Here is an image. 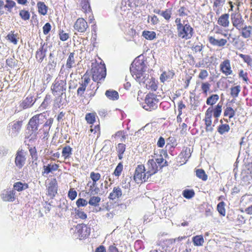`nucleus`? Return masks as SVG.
<instances>
[{
    "instance_id": "obj_1",
    "label": "nucleus",
    "mask_w": 252,
    "mask_h": 252,
    "mask_svg": "<svg viewBox=\"0 0 252 252\" xmlns=\"http://www.w3.org/2000/svg\"><path fill=\"white\" fill-rule=\"evenodd\" d=\"M220 99V96L217 94H212L206 99V104L210 106L205 113V117L203 121L205 123V130L206 131H212L213 129L212 127L213 116L216 119H218L221 113L222 104L219 103L217 105L213 106L217 103Z\"/></svg>"
},
{
    "instance_id": "obj_2",
    "label": "nucleus",
    "mask_w": 252,
    "mask_h": 252,
    "mask_svg": "<svg viewBox=\"0 0 252 252\" xmlns=\"http://www.w3.org/2000/svg\"><path fill=\"white\" fill-rule=\"evenodd\" d=\"M176 25L177 36L184 40L191 39L194 34V30L188 21H182L181 18L177 17L175 20Z\"/></svg>"
},
{
    "instance_id": "obj_3",
    "label": "nucleus",
    "mask_w": 252,
    "mask_h": 252,
    "mask_svg": "<svg viewBox=\"0 0 252 252\" xmlns=\"http://www.w3.org/2000/svg\"><path fill=\"white\" fill-rule=\"evenodd\" d=\"M40 117L45 118V116L43 115L42 113L36 114L30 119L27 124V138L29 139L30 140H34L36 139L37 130L39 125Z\"/></svg>"
},
{
    "instance_id": "obj_4",
    "label": "nucleus",
    "mask_w": 252,
    "mask_h": 252,
    "mask_svg": "<svg viewBox=\"0 0 252 252\" xmlns=\"http://www.w3.org/2000/svg\"><path fill=\"white\" fill-rule=\"evenodd\" d=\"M146 69V66L144 61L140 60H135L130 68L132 75L139 82L142 81Z\"/></svg>"
},
{
    "instance_id": "obj_5",
    "label": "nucleus",
    "mask_w": 252,
    "mask_h": 252,
    "mask_svg": "<svg viewBox=\"0 0 252 252\" xmlns=\"http://www.w3.org/2000/svg\"><path fill=\"white\" fill-rule=\"evenodd\" d=\"M91 73L93 81L99 83L100 80L104 79L106 77V69L105 64L96 62L92 63Z\"/></svg>"
},
{
    "instance_id": "obj_6",
    "label": "nucleus",
    "mask_w": 252,
    "mask_h": 252,
    "mask_svg": "<svg viewBox=\"0 0 252 252\" xmlns=\"http://www.w3.org/2000/svg\"><path fill=\"white\" fill-rule=\"evenodd\" d=\"M66 82L65 80L57 77L51 87V90L54 96H62L66 91Z\"/></svg>"
},
{
    "instance_id": "obj_7",
    "label": "nucleus",
    "mask_w": 252,
    "mask_h": 252,
    "mask_svg": "<svg viewBox=\"0 0 252 252\" xmlns=\"http://www.w3.org/2000/svg\"><path fill=\"white\" fill-rule=\"evenodd\" d=\"M144 100L143 108L146 110L152 111L158 108L159 100L156 94L149 93L146 95Z\"/></svg>"
},
{
    "instance_id": "obj_8",
    "label": "nucleus",
    "mask_w": 252,
    "mask_h": 252,
    "mask_svg": "<svg viewBox=\"0 0 252 252\" xmlns=\"http://www.w3.org/2000/svg\"><path fill=\"white\" fill-rule=\"evenodd\" d=\"M150 176H149L148 171L145 172V166L143 164L138 165L135 169L134 175V180L139 183L146 182Z\"/></svg>"
},
{
    "instance_id": "obj_9",
    "label": "nucleus",
    "mask_w": 252,
    "mask_h": 252,
    "mask_svg": "<svg viewBox=\"0 0 252 252\" xmlns=\"http://www.w3.org/2000/svg\"><path fill=\"white\" fill-rule=\"evenodd\" d=\"M74 231V237L76 239L81 240L89 235L90 232L88 230V228L86 225L83 224H77L74 229L72 228Z\"/></svg>"
},
{
    "instance_id": "obj_10",
    "label": "nucleus",
    "mask_w": 252,
    "mask_h": 252,
    "mask_svg": "<svg viewBox=\"0 0 252 252\" xmlns=\"http://www.w3.org/2000/svg\"><path fill=\"white\" fill-rule=\"evenodd\" d=\"M90 74L87 70L81 78V83H79L80 87L77 90V94L79 96H83L86 91L87 86L90 83L91 79Z\"/></svg>"
},
{
    "instance_id": "obj_11",
    "label": "nucleus",
    "mask_w": 252,
    "mask_h": 252,
    "mask_svg": "<svg viewBox=\"0 0 252 252\" xmlns=\"http://www.w3.org/2000/svg\"><path fill=\"white\" fill-rule=\"evenodd\" d=\"M82 10L85 14L86 16L88 18V21L90 23H92L94 20V16L88 0H82L81 2Z\"/></svg>"
},
{
    "instance_id": "obj_12",
    "label": "nucleus",
    "mask_w": 252,
    "mask_h": 252,
    "mask_svg": "<svg viewBox=\"0 0 252 252\" xmlns=\"http://www.w3.org/2000/svg\"><path fill=\"white\" fill-rule=\"evenodd\" d=\"M230 18L233 26L238 31H240L245 24V21L241 15L238 13H232L230 15Z\"/></svg>"
},
{
    "instance_id": "obj_13",
    "label": "nucleus",
    "mask_w": 252,
    "mask_h": 252,
    "mask_svg": "<svg viewBox=\"0 0 252 252\" xmlns=\"http://www.w3.org/2000/svg\"><path fill=\"white\" fill-rule=\"evenodd\" d=\"M73 28L78 32L85 33L89 29V25L85 19L80 17L75 22Z\"/></svg>"
},
{
    "instance_id": "obj_14",
    "label": "nucleus",
    "mask_w": 252,
    "mask_h": 252,
    "mask_svg": "<svg viewBox=\"0 0 252 252\" xmlns=\"http://www.w3.org/2000/svg\"><path fill=\"white\" fill-rule=\"evenodd\" d=\"M220 71L226 76L232 74V70L231 67L230 62L229 60L226 59L222 62L220 65Z\"/></svg>"
},
{
    "instance_id": "obj_15",
    "label": "nucleus",
    "mask_w": 252,
    "mask_h": 252,
    "mask_svg": "<svg viewBox=\"0 0 252 252\" xmlns=\"http://www.w3.org/2000/svg\"><path fill=\"white\" fill-rule=\"evenodd\" d=\"M208 39L211 45L219 47H224L227 43V40L225 38L217 39L213 36H209Z\"/></svg>"
},
{
    "instance_id": "obj_16",
    "label": "nucleus",
    "mask_w": 252,
    "mask_h": 252,
    "mask_svg": "<svg viewBox=\"0 0 252 252\" xmlns=\"http://www.w3.org/2000/svg\"><path fill=\"white\" fill-rule=\"evenodd\" d=\"M23 123V121H16L9 124V133L11 134H14L19 133L21 129Z\"/></svg>"
},
{
    "instance_id": "obj_17",
    "label": "nucleus",
    "mask_w": 252,
    "mask_h": 252,
    "mask_svg": "<svg viewBox=\"0 0 252 252\" xmlns=\"http://www.w3.org/2000/svg\"><path fill=\"white\" fill-rule=\"evenodd\" d=\"M15 191L14 190H4L1 194V197L3 201L12 202L16 199Z\"/></svg>"
},
{
    "instance_id": "obj_18",
    "label": "nucleus",
    "mask_w": 252,
    "mask_h": 252,
    "mask_svg": "<svg viewBox=\"0 0 252 252\" xmlns=\"http://www.w3.org/2000/svg\"><path fill=\"white\" fill-rule=\"evenodd\" d=\"M217 24L221 27L228 28L230 25L229 14L224 13L221 15L217 20Z\"/></svg>"
},
{
    "instance_id": "obj_19",
    "label": "nucleus",
    "mask_w": 252,
    "mask_h": 252,
    "mask_svg": "<svg viewBox=\"0 0 252 252\" xmlns=\"http://www.w3.org/2000/svg\"><path fill=\"white\" fill-rule=\"evenodd\" d=\"M46 52L47 48L45 46V44L41 43L40 47L35 53V58L39 63L43 62L44 59L46 57Z\"/></svg>"
},
{
    "instance_id": "obj_20",
    "label": "nucleus",
    "mask_w": 252,
    "mask_h": 252,
    "mask_svg": "<svg viewBox=\"0 0 252 252\" xmlns=\"http://www.w3.org/2000/svg\"><path fill=\"white\" fill-rule=\"evenodd\" d=\"M26 158L24 152L22 151H18L17 152L15 163L16 165L19 168H21L25 163Z\"/></svg>"
},
{
    "instance_id": "obj_21",
    "label": "nucleus",
    "mask_w": 252,
    "mask_h": 252,
    "mask_svg": "<svg viewBox=\"0 0 252 252\" xmlns=\"http://www.w3.org/2000/svg\"><path fill=\"white\" fill-rule=\"evenodd\" d=\"M175 76L174 71L172 69H168L164 71L161 74L159 79L161 82L164 83L165 81H169L172 79Z\"/></svg>"
},
{
    "instance_id": "obj_22",
    "label": "nucleus",
    "mask_w": 252,
    "mask_h": 252,
    "mask_svg": "<svg viewBox=\"0 0 252 252\" xmlns=\"http://www.w3.org/2000/svg\"><path fill=\"white\" fill-rule=\"evenodd\" d=\"M147 166L148 168V174H149V176H151L152 175L157 173L158 171L159 166L153 158L148 160Z\"/></svg>"
},
{
    "instance_id": "obj_23",
    "label": "nucleus",
    "mask_w": 252,
    "mask_h": 252,
    "mask_svg": "<svg viewBox=\"0 0 252 252\" xmlns=\"http://www.w3.org/2000/svg\"><path fill=\"white\" fill-rule=\"evenodd\" d=\"M154 12L162 16L167 22H169L172 15L171 8H167L164 10L159 9L154 10Z\"/></svg>"
},
{
    "instance_id": "obj_24",
    "label": "nucleus",
    "mask_w": 252,
    "mask_h": 252,
    "mask_svg": "<svg viewBox=\"0 0 252 252\" xmlns=\"http://www.w3.org/2000/svg\"><path fill=\"white\" fill-rule=\"evenodd\" d=\"M240 34L245 39L250 38L252 36V26L245 25L243 26L240 30Z\"/></svg>"
},
{
    "instance_id": "obj_25",
    "label": "nucleus",
    "mask_w": 252,
    "mask_h": 252,
    "mask_svg": "<svg viewBox=\"0 0 252 252\" xmlns=\"http://www.w3.org/2000/svg\"><path fill=\"white\" fill-rule=\"evenodd\" d=\"M59 167V165L56 163L48 164L47 165H44L42 175L44 176L45 174L48 175L53 171H56L58 169Z\"/></svg>"
},
{
    "instance_id": "obj_26",
    "label": "nucleus",
    "mask_w": 252,
    "mask_h": 252,
    "mask_svg": "<svg viewBox=\"0 0 252 252\" xmlns=\"http://www.w3.org/2000/svg\"><path fill=\"white\" fill-rule=\"evenodd\" d=\"M225 2V0H214L213 8L217 15H219L220 13Z\"/></svg>"
},
{
    "instance_id": "obj_27",
    "label": "nucleus",
    "mask_w": 252,
    "mask_h": 252,
    "mask_svg": "<svg viewBox=\"0 0 252 252\" xmlns=\"http://www.w3.org/2000/svg\"><path fill=\"white\" fill-rule=\"evenodd\" d=\"M122 195V191L119 187H114L112 191L109 194V198L110 200H115L119 198Z\"/></svg>"
},
{
    "instance_id": "obj_28",
    "label": "nucleus",
    "mask_w": 252,
    "mask_h": 252,
    "mask_svg": "<svg viewBox=\"0 0 252 252\" xmlns=\"http://www.w3.org/2000/svg\"><path fill=\"white\" fill-rule=\"evenodd\" d=\"M220 124L218 126L217 131L220 134L223 135L229 131L230 127L228 124H223V121L220 120Z\"/></svg>"
},
{
    "instance_id": "obj_29",
    "label": "nucleus",
    "mask_w": 252,
    "mask_h": 252,
    "mask_svg": "<svg viewBox=\"0 0 252 252\" xmlns=\"http://www.w3.org/2000/svg\"><path fill=\"white\" fill-rule=\"evenodd\" d=\"M38 12L39 15L45 16L47 14L48 7L45 4L44 2L38 1L36 5Z\"/></svg>"
},
{
    "instance_id": "obj_30",
    "label": "nucleus",
    "mask_w": 252,
    "mask_h": 252,
    "mask_svg": "<svg viewBox=\"0 0 252 252\" xmlns=\"http://www.w3.org/2000/svg\"><path fill=\"white\" fill-rule=\"evenodd\" d=\"M105 94L109 99L113 101L117 100L119 98L118 92L114 90L110 89L107 90L105 93Z\"/></svg>"
},
{
    "instance_id": "obj_31",
    "label": "nucleus",
    "mask_w": 252,
    "mask_h": 252,
    "mask_svg": "<svg viewBox=\"0 0 252 252\" xmlns=\"http://www.w3.org/2000/svg\"><path fill=\"white\" fill-rule=\"evenodd\" d=\"M235 113V110L230 105L226 106L223 110V116L228 118L229 120L234 117Z\"/></svg>"
},
{
    "instance_id": "obj_32",
    "label": "nucleus",
    "mask_w": 252,
    "mask_h": 252,
    "mask_svg": "<svg viewBox=\"0 0 252 252\" xmlns=\"http://www.w3.org/2000/svg\"><path fill=\"white\" fill-rule=\"evenodd\" d=\"M28 188L29 185L27 183H22L20 181L16 182L13 185L14 190H16L19 192L27 189Z\"/></svg>"
},
{
    "instance_id": "obj_33",
    "label": "nucleus",
    "mask_w": 252,
    "mask_h": 252,
    "mask_svg": "<svg viewBox=\"0 0 252 252\" xmlns=\"http://www.w3.org/2000/svg\"><path fill=\"white\" fill-rule=\"evenodd\" d=\"M96 118H97V116L95 112L88 113L85 116V120L87 123L91 125L96 122Z\"/></svg>"
},
{
    "instance_id": "obj_34",
    "label": "nucleus",
    "mask_w": 252,
    "mask_h": 252,
    "mask_svg": "<svg viewBox=\"0 0 252 252\" xmlns=\"http://www.w3.org/2000/svg\"><path fill=\"white\" fill-rule=\"evenodd\" d=\"M6 39L14 45H16L18 42V34L14 33V31H11L6 36Z\"/></svg>"
},
{
    "instance_id": "obj_35",
    "label": "nucleus",
    "mask_w": 252,
    "mask_h": 252,
    "mask_svg": "<svg viewBox=\"0 0 252 252\" xmlns=\"http://www.w3.org/2000/svg\"><path fill=\"white\" fill-rule=\"evenodd\" d=\"M16 6V2L13 0H6L5 3H3V8H4L7 12L11 13L12 9Z\"/></svg>"
},
{
    "instance_id": "obj_36",
    "label": "nucleus",
    "mask_w": 252,
    "mask_h": 252,
    "mask_svg": "<svg viewBox=\"0 0 252 252\" xmlns=\"http://www.w3.org/2000/svg\"><path fill=\"white\" fill-rule=\"evenodd\" d=\"M72 152V148H71L69 146L66 145L63 147L62 150V156L63 157L64 159H67L70 158Z\"/></svg>"
},
{
    "instance_id": "obj_37",
    "label": "nucleus",
    "mask_w": 252,
    "mask_h": 252,
    "mask_svg": "<svg viewBox=\"0 0 252 252\" xmlns=\"http://www.w3.org/2000/svg\"><path fill=\"white\" fill-rule=\"evenodd\" d=\"M33 103L32 96H29L22 101L21 106L23 109H27L32 106Z\"/></svg>"
},
{
    "instance_id": "obj_38",
    "label": "nucleus",
    "mask_w": 252,
    "mask_h": 252,
    "mask_svg": "<svg viewBox=\"0 0 252 252\" xmlns=\"http://www.w3.org/2000/svg\"><path fill=\"white\" fill-rule=\"evenodd\" d=\"M191 154L190 148L185 147L180 154V156L181 158H183L185 161H187L191 156Z\"/></svg>"
},
{
    "instance_id": "obj_39",
    "label": "nucleus",
    "mask_w": 252,
    "mask_h": 252,
    "mask_svg": "<svg viewBox=\"0 0 252 252\" xmlns=\"http://www.w3.org/2000/svg\"><path fill=\"white\" fill-rule=\"evenodd\" d=\"M80 206H77V207L75 208L74 213L75 216L76 218H80L82 220H85L87 218V215L80 208Z\"/></svg>"
},
{
    "instance_id": "obj_40",
    "label": "nucleus",
    "mask_w": 252,
    "mask_h": 252,
    "mask_svg": "<svg viewBox=\"0 0 252 252\" xmlns=\"http://www.w3.org/2000/svg\"><path fill=\"white\" fill-rule=\"evenodd\" d=\"M152 157L160 168L164 166L163 162L164 159L161 154L158 155L154 151V155L152 156Z\"/></svg>"
},
{
    "instance_id": "obj_41",
    "label": "nucleus",
    "mask_w": 252,
    "mask_h": 252,
    "mask_svg": "<svg viewBox=\"0 0 252 252\" xmlns=\"http://www.w3.org/2000/svg\"><path fill=\"white\" fill-rule=\"evenodd\" d=\"M177 12L180 17L187 16L190 13L187 5L180 6Z\"/></svg>"
},
{
    "instance_id": "obj_42",
    "label": "nucleus",
    "mask_w": 252,
    "mask_h": 252,
    "mask_svg": "<svg viewBox=\"0 0 252 252\" xmlns=\"http://www.w3.org/2000/svg\"><path fill=\"white\" fill-rule=\"evenodd\" d=\"M126 145L123 143H119L116 147V150L118 153V156L120 159L123 158V154L126 151Z\"/></svg>"
},
{
    "instance_id": "obj_43",
    "label": "nucleus",
    "mask_w": 252,
    "mask_h": 252,
    "mask_svg": "<svg viewBox=\"0 0 252 252\" xmlns=\"http://www.w3.org/2000/svg\"><path fill=\"white\" fill-rule=\"evenodd\" d=\"M75 61L74 59V53H70L67 59L66 66L67 68H71L75 65Z\"/></svg>"
},
{
    "instance_id": "obj_44",
    "label": "nucleus",
    "mask_w": 252,
    "mask_h": 252,
    "mask_svg": "<svg viewBox=\"0 0 252 252\" xmlns=\"http://www.w3.org/2000/svg\"><path fill=\"white\" fill-rule=\"evenodd\" d=\"M192 242L196 246H202L204 243V240L203 236L201 235H196L193 237Z\"/></svg>"
},
{
    "instance_id": "obj_45",
    "label": "nucleus",
    "mask_w": 252,
    "mask_h": 252,
    "mask_svg": "<svg viewBox=\"0 0 252 252\" xmlns=\"http://www.w3.org/2000/svg\"><path fill=\"white\" fill-rule=\"evenodd\" d=\"M142 36L147 40H152L156 37V33L154 31H144Z\"/></svg>"
},
{
    "instance_id": "obj_46",
    "label": "nucleus",
    "mask_w": 252,
    "mask_h": 252,
    "mask_svg": "<svg viewBox=\"0 0 252 252\" xmlns=\"http://www.w3.org/2000/svg\"><path fill=\"white\" fill-rule=\"evenodd\" d=\"M211 84L208 82H202L201 83V90L202 93L205 95H207L210 90Z\"/></svg>"
},
{
    "instance_id": "obj_47",
    "label": "nucleus",
    "mask_w": 252,
    "mask_h": 252,
    "mask_svg": "<svg viewBox=\"0 0 252 252\" xmlns=\"http://www.w3.org/2000/svg\"><path fill=\"white\" fill-rule=\"evenodd\" d=\"M241 91V87L239 85L232 87L230 88V95L234 98L237 97Z\"/></svg>"
},
{
    "instance_id": "obj_48",
    "label": "nucleus",
    "mask_w": 252,
    "mask_h": 252,
    "mask_svg": "<svg viewBox=\"0 0 252 252\" xmlns=\"http://www.w3.org/2000/svg\"><path fill=\"white\" fill-rule=\"evenodd\" d=\"M196 176L203 180V181H206L207 180L208 176L206 174L205 171L202 169H198L195 171Z\"/></svg>"
},
{
    "instance_id": "obj_49",
    "label": "nucleus",
    "mask_w": 252,
    "mask_h": 252,
    "mask_svg": "<svg viewBox=\"0 0 252 252\" xmlns=\"http://www.w3.org/2000/svg\"><path fill=\"white\" fill-rule=\"evenodd\" d=\"M90 178L93 181V186L94 187L96 184V182L100 180L101 175L99 173L92 172L90 173Z\"/></svg>"
},
{
    "instance_id": "obj_50",
    "label": "nucleus",
    "mask_w": 252,
    "mask_h": 252,
    "mask_svg": "<svg viewBox=\"0 0 252 252\" xmlns=\"http://www.w3.org/2000/svg\"><path fill=\"white\" fill-rule=\"evenodd\" d=\"M90 132L92 133H93L94 134L96 135V137L98 138L100 135V125L97 124L94 126H93V125H91L90 126Z\"/></svg>"
},
{
    "instance_id": "obj_51",
    "label": "nucleus",
    "mask_w": 252,
    "mask_h": 252,
    "mask_svg": "<svg viewBox=\"0 0 252 252\" xmlns=\"http://www.w3.org/2000/svg\"><path fill=\"white\" fill-rule=\"evenodd\" d=\"M126 4L131 8H135L140 4V0H125Z\"/></svg>"
},
{
    "instance_id": "obj_52",
    "label": "nucleus",
    "mask_w": 252,
    "mask_h": 252,
    "mask_svg": "<svg viewBox=\"0 0 252 252\" xmlns=\"http://www.w3.org/2000/svg\"><path fill=\"white\" fill-rule=\"evenodd\" d=\"M239 56L243 59L244 62L246 63L248 65H252V57L248 55H244L243 54H240Z\"/></svg>"
},
{
    "instance_id": "obj_53",
    "label": "nucleus",
    "mask_w": 252,
    "mask_h": 252,
    "mask_svg": "<svg viewBox=\"0 0 252 252\" xmlns=\"http://www.w3.org/2000/svg\"><path fill=\"white\" fill-rule=\"evenodd\" d=\"M19 16L21 18L24 20H29L30 18V13L28 10L22 9L19 11Z\"/></svg>"
},
{
    "instance_id": "obj_54",
    "label": "nucleus",
    "mask_w": 252,
    "mask_h": 252,
    "mask_svg": "<svg viewBox=\"0 0 252 252\" xmlns=\"http://www.w3.org/2000/svg\"><path fill=\"white\" fill-rule=\"evenodd\" d=\"M182 194L185 198L190 199L194 196L195 192L193 189H186L183 190Z\"/></svg>"
},
{
    "instance_id": "obj_55",
    "label": "nucleus",
    "mask_w": 252,
    "mask_h": 252,
    "mask_svg": "<svg viewBox=\"0 0 252 252\" xmlns=\"http://www.w3.org/2000/svg\"><path fill=\"white\" fill-rule=\"evenodd\" d=\"M30 155L33 160H36L38 158L36 149L35 147L29 148Z\"/></svg>"
},
{
    "instance_id": "obj_56",
    "label": "nucleus",
    "mask_w": 252,
    "mask_h": 252,
    "mask_svg": "<svg viewBox=\"0 0 252 252\" xmlns=\"http://www.w3.org/2000/svg\"><path fill=\"white\" fill-rule=\"evenodd\" d=\"M123 169V164L121 162H120L116 166V167L114 171L113 174L115 175L116 176L119 177L121 174Z\"/></svg>"
},
{
    "instance_id": "obj_57",
    "label": "nucleus",
    "mask_w": 252,
    "mask_h": 252,
    "mask_svg": "<svg viewBox=\"0 0 252 252\" xmlns=\"http://www.w3.org/2000/svg\"><path fill=\"white\" fill-rule=\"evenodd\" d=\"M100 197L99 196H92L88 203L90 205H97L100 201Z\"/></svg>"
},
{
    "instance_id": "obj_58",
    "label": "nucleus",
    "mask_w": 252,
    "mask_h": 252,
    "mask_svg": "<svg viewBox=\"0 0 252 252\" xmlns=\"http://www.w3.org/2000/svg\"><path fill=\"white\" fill-rule=\"evenodd\" d=\"M77 195V191L74 189V188H70L68 193V197L71 200H73L75 199Z\"/></svg>"
},
{
    "instance_id": "obj_59",
    "label": "nucleus",
    "mask_w": 252,
    "mask_h": 252,
    "mask_svg": "<svg viewBox=\"0 0 252 252\" xmlns=\"http://www.w3.org/2000/svg\"><path fill=\"white\" fill-rule=\"evenodd\" d=\"M248 75V73L247 72L244 71L242 69L240 70L239 72V77L242 78L243 80L246 83H248L249 81Z\"/></svg>"
},
{
    "instance_id": "obj_60",
    "label": "nucleus",
    "mask_w": 252,
    "mask_h": 252,
    "mask_svg": "<svg viewBox=\"0 0 252 252\" xmlns=\"http://www.w3.org/2000/svg\"><path fill=\"white\" fill-rule=\"evenodd\" d=\"M48 194L50 196H55L57 192V188L55 186H49L47 189Z\"/></svg>"
},
{
    "instance_id": "obj_61",
    "label": "nucleus",
    "mask_w": 252,
    "mask_h": 252,
    "mask_svg": "<svg viewBox=\"0 0 252 252\" xmlns=\"http://www.w3.org/2000/svg\"><path fill=\"white\" fill-rule=\"evenodd\" d=\"M60 39L63 41H66L69 38V34L65 33L63 30L60 31L59 33Z\"/></svg>"
},
{
    "instance_id": "obj_62",
    "label": "nucleus",
    "mask_w": 252,
    "mask_h": 252,
    "mask_svg": "<svg viewBox=\"0 0 252 252\" xmlns=\"http://www.w3.org/2000/svg\"><path fill=\"white\" fill-rule=\"evenodd\" d=\"M208 71L205 69H201L198 75V78L202 80H205L208 76Z\"/></svg>"
},
{
    "instance_id": "obj_63",
    "label": "nucleus",
    "mask_w": 252,
    "mask_h": 252,
    "mask_svg": "<svg viewBox=\"0 0 252 252\" xmlns=\"http://www.w3.org/2000/svg\"><path fill=\"white\" fill-rule=\"evenodd\" d=\"M252 201V196L251 195H245L242 198L241 202L243 204H248L251 203Z\"/></svg>"
},
{
    "instance_id": "obj_64",
    "label": "nucleus",
    "mask_w": 252,
    "mask_h": 252,
    "mask_svg": "<svg viewBox=\"0 0 252 252\" xmlns=\"http://www.w3.org/2000/svg\"><path fill=\"white\" fill-rule=\"evenodd\" d=\"M51 29V26L49 23H46L43 27V32L45 35L47 34Z\"/></svg>"
}]
</instances>
